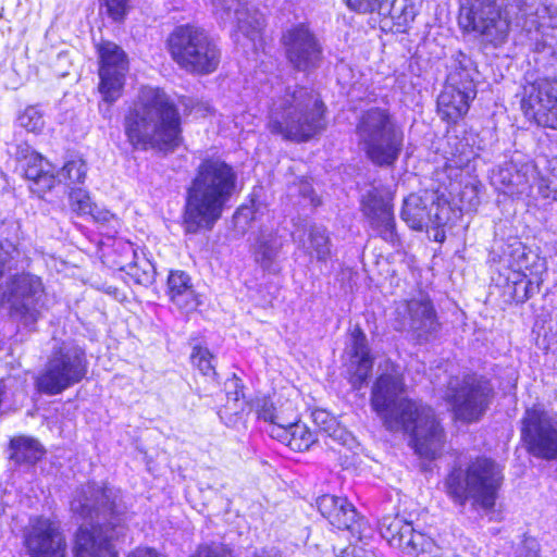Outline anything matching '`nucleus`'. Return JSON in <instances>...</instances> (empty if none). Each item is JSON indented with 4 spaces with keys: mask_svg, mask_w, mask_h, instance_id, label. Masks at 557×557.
I'll list each match as a JSON object with an SVG mask.
<instances>
[{
    "mask_svg": "<svg viewBox=\"0 0 557 557\" xmlns=\"http://www.w3.org/2000/svg\"><path fill=\"white\" fill-rule=\"evenodd\" d=\"M404 392L400 367L386 361L372 387L371 406L386 430L409 433L416 451L434 459L444 445L443 429L432 408L403 397Z\"/></svg>",
    "mask_w": 557,
    "mask_h": 557,
    "instance_id": "obj_1",
    "label": "nucleus"
},
{
    "mask_svg": "<svg viewBox=\"0 0 557 557\" xmlns=\"http://www.w3.org/2000/svg\"><path fill=\"white\" fill-rule=\"evenodd\" d=\"M236 169L221 157H207L195 170L185 191L183 227L188 234L212 230L235 195Z\"/></svg>",
    "mask_w": 557,
    "mask_h": 557,
    "instance_id": "obj_2",
    "label": "nucleus"
},
{
    "mask_svg": "<svg viewBox=\"0 0 557 557\" xmlns=\"http://www.w3.org/2000/svg\"><path fill=\"white\" fill-rule=\"evenodd\" d=\"M124 132L134 149L173 151L182 141L181 116L171 97L160 88H141L124 117Z\"/></svg>",
    "mask_w": 557,
    "mask_h": 557,
    "instance_id": "obj_3",
    "label": "nucleus"
},
{
    "mask_svg": "<svg viewBox=\"0 0 557 557\" xmlns=\"http://www.w3.org/2000/svg\"><path fill=\"white\" fill-rule=\"evenodd\" d=\"M499 0H465L460 7L459 25L467 32L481 36L484 44L495 48L503 46L509 35L511 21L527 33L537 29L540 18L547 8L540 0H511L502 11Z\"/></svg>",
    "mask_w": 557,
    "mask_h": 557,
    "instance_id": "obj_4",
    "label": "nucleus"
},
{
    "mask_svg": "<svg viewBox=\"0 0 557 557\" xmlns=\"http://www.w3.org/2000/svg\"><path fill=\"white\" fill-rule=\"evenodd\" d=\"M116 495L112 488L88 483L77 488L71 502V510L83 523L75 539V557H117L113 541L120 531L111 524L94 523V519H107L114 511Z\"/></svg>",
    "mask_w": 557,
    "mask_h": 557,
    "instance_id": "obj_5",
    "label": "nucleus"
},
{
    "mask_svg": "<svg viewBox=\"0 0 557 557\" xmlns=\"http://www.w3.org/2000/svg\"><path fill=\"white\" fill-rule=\"evenodd\" d=\"M324 103L312 90L287 88L284 96L273 99L268 126L284 139L308 141L324 129Z\"/></svg>",
    "mask_w": 557,
    "mask_h": 557,
    "instance_id": "obj_6",
    "label": "nucleus"
},
{
    "mask_svg": "<svg viewBox=\"0 0 557 557\" xmlns=\"http://www.w3.org/2000/svg\"><path fill=\"white\" fill-rule=\"evenodd\" d=\"M504 482V468L495 460L479 457L465 469L454 468L445 479L449 498L461 507L470 503L476 511L494 508Z\"/></svg>",
    "mask_w": 557,
    "mask_h": 557,
    "instance_id": "obj_7",
    "label": "nucleus"
},
{
    "mask_svg": "<svg viewBox=\"0 0 557 557\" xmlns=\"http://www.w3.org/2000/svg\"><path fill=\"white\" fill-rule=\"evenodd\" d=\"M356 135L367 158L379 166L394 165L404 147V131L387 109L375 107L364 111Z\"/></svg>",
    "mask_w": 557,
    "mask_h": 557,
    "instance_id": "obj_8",
    "label": "nucleus"
},
{
    "mask_svg": "<svg viewBox=\"0 0 557 557\" xmlns=\"http://www.w3.org/2000/svg\"><path fill=\"white\" fill-rule=\"evenodd\" d=\"M166 48L178 67L195 75H209L221 62V49L201 27L185 24L176 26L166 39Z\"/></svg>",
    "mask_w": 557,
    "mask_h": 557,
    "instance_id": "obj_9",
    "label": "nucleus"
},
{
    "mask_svg": "<svg viewBox=\"0 0 557 557\" xmlns=\"http://www.w3.org/2000/svg\"><path fill=\"white\" fill-rule=\"evenodd\" d=\"M87 370L88 361L82 347L74 342L54 341L35 384L44 394L58 395L79 383Z\"/></svg>",
    "mask_w": 557,
    "mask_h": 557,
    "instance_id": "obj_10",
    "label": "nucleus"
},
{
    "mask_svg": "<svg viewBox=\"0 0 557 557\" xmlns=\"http://www.w3.org/2000/svg\"><path fill=\"white\" fill-rule=\"evenodd\" d=\"M444 398L451 405L455 417L465 422L478 421L494 398L490 380L478 374L450 377Z\"/></svg>",
    "mask_w": 557,
    "mask_h": 557,
    "instance_id": "obj_11",
    "label": "nucleus"
},
{
    "mask_svg": "<svg viewBox=\"0 0 557 557\" xmlns=\"http://www.w3.org/2000/svg\"><path fill=\"white\" fill-rule=\"evenodd\" d=\"M521 424L528 453L546 461L557 460V412L535 405L525 410Z\"/></svg>",
    "mask_w": 557,
    "mask_h": 557,
    "instance_id": "obj_12",
    "label": "nucleus"
},
{
    "mask_svg": "<svg viewBox=\"0 0 557 557\" xmlns=\"http://www.w3.org/2000/svg\"><path fill=\"white\" fill-rule=\"evenodd\" d=\"M281 44L293 69L311 73L320 66L323 48L307 23L299 22L286 27L282 33Z\"/></svg>",
    "mask_w": 557,
    "mask_h": 557,
    "instance_id": "obj_13",
    "label": "nucleus"
},
{
    "mask_svg": "<svg viewBox=\"0 0 557 557\" xmlns=\"http://www.w3.org/2000/svg\"><path fill=\"white\" fill-rule=\"evenodd\" d=\"M380 533L388 544L411 557H438L442 548L412 523L399 516H386L380 521Z\"/></svg>",
    "mask_w": 557,
    "mask_h": 557,
    "instance_id": "obj_14",
    "label": "nucleus"
},
{
    "mask_svg": "<svg viewBox=\"0 0 557 557\" xmlns=\"http://www.w3.org/2000/svg\"><path fill=\"white\" fill-rule=\"evenodd\" d=\"M447 200L440 190L425 189L404 199L400 218L412 230L440 227L447 220Z\"/></svg>",
    "mask_w": 557,
    "mask_h": 557,
    "instance_id": "obj_15",
    "label": "nucleus"
},
{
    "mask_svg": "<svg viewBox=\"0 0 557 557\" xmlns=\"http://www.w3.org/2000/svg\"><path fill=\"white\" fill-rule=\"evenodd\" d=\"M3 296L11 309L26 321L36 322L46 306V290L40 276L29 272L16 273L7 283Z\"/></svg>",
    "mask_w": 557,
    "mask_h": 557,
    "instance_id": "obj_16",
    "label": "nucleus"
},
{
    "mask_svg": "<svg viewBox=\"0 0 557 557\" xmlns=\"http://www.w3.org/2000/svg\"><path fill=\"white\" fill-rule=\"evenodd\" d=\"M521 108L539 126L557 131V79L542 78L525 85Z\"/></svg>",
    "mask_w": 557,
    "mask_h": 557,
    "instance_id": "obj_17",
    "label": "nucleus"
},
{
    "mask_svg": "<svg viewBox=\"0 0 557 557\" xmlns=\"http://www.w3.org/2000/svg\"><path fill=\"white\" fill-rule=\"evenodd\" d=\"M99 67V91L103 100L112 103L121 95L128 72V60L124 50L116 44L103 41L98 48Z\"/></svg>",
    "mask_w": 557,
    "mask_h": 557,
    "instance_id": "obj_18",
    "label": "nucleus"
},
{
    "mask_svg": "<svg viewBox=\"0 0 557 557\" xmlns=\"http://www.w3.org/2000/svg\"><path fill=\"white\" fill-rule=\"evenodd\" d=\"M24 543L30 557H65V539L59 523L50 518H30Z\"/></svg>",
    "mask_w": 557,
    "mask_h": 557,
    "instance_id": "obj_19",
    "label": "nucleus"
},
{
    "mask_svg": "<svg viewBox=\"0 0 557 557\" xmlns=\"http://www.w3.org/2000/svg\"><path fill=\"white\" fill-rule=\"evenodd\" d=\"M405 324L419 344L435 341L441 331L437 313L431 299L420 295L405 302Z\"/></svg>",
    "mask_w": 557,
    "mask_h": 557,
    "instance_id": "obj_20",
    "label": "nucleus"
},
{
    "mask_svg": "<svg viewBox=\"0 0 557 557\" xmlns=\"http://www.w3.org/2000/svg\"><path fill=\"white\" fill-rule=\"evenodd\" d=\"M214 14L223 22H236L237 34L249 39L253 44L261 38L265 26V20L261 12L249 8L239 0H211Z\"/></svg>",
    "mask_w": 557,
    "mask_h": 557,
    "instance_id": "obj_21",
    "label": "nucleus"
},
{
    "mask_svg": "<svg viewBox=\"0 0 557 557\" xmlns=\"http://www.w3.org/2000/svg\"><path fill=\"white\" fill-rule=\"evenodd\" d=\"M317 506L333 527L349 531L358 542H362L366 521L358 518L355 507L347 498L326 494L317 499Z\"/></svg>",
    "mask_w": 557,
    "mask_h": 557,
    "instance_id": "obj_22",
    "label": "nucleus"
},
{
    "mask_svg": "<svg viewBox=\"0 0 557 557\" xmlns=\"http://www.w3.org/2000/svg\"><path fill=\"white\" fill-rule=\"evenodd\" d=\"M362 210L371 226L385 242L393 245L398 242L392 198L388 194H382L376 188L369 190L363 197Z\"/></svg>",
    "mask_w": 557,
    "mask_h": 557,
    "instance_id": "obj_23",
    "label": "nucleus"
},
{
    "mask_svg": "<svg viewBox=\"0 0 557 557\" xmlns=\"http://www.w3.org/2000/svg\"><path fill=\"white\" fill-rule=\"evenodd\" d=\"M284 246V238L277 232L262 228L251 246L255 262L262 271L276 274L280 272V255Z\"/></svg>",
    "mask_w": 557,
    "mask_h": 557,
    "instance_id": "obj_24",
    "label": "nucleus"
},
{
    "mask_svg": "<svg viewBox=\"0 0 557 557\" xmlns=\"http://www.w3.org/2000/svg\"><path fill=\"white\" fill-rule=\"evenodd\" d=\"M476 96V89L461 88L445 84L437 97V110L443 120L456 122L469 110L470 101Z\"/></svg>",
    "mask_w": 557,
    "mask_h": 557,
    "instance_id": "obj_25",
    "label": "nucleus"
},
{
    "mask_svg": "<svg viewBox=\"0 0 557 557\" xmlns=\"http://www.w3.org/2000/svg\"><path fill=\"white\" fill-rule=\"evenodd\" d=\"M168 295L171 302L181 311L189 313L201 304L190 276L181 270L171 271L168 277Z\"/></svg>",
    "mask_w": 557,
    "mask_h": 557,
    "instance_id": "obj_26",
    "label": "nucleus"
},
{
    "mask_svg": "<svg viewBox=\"0 0 557 557\" xmlns=\"http://www.w3.org/2000/svg\"><path fill=\"white\" fill-rule=\"evenodd\" d=\"M351 337V367H354L355 370L351 373L350 382L354 388H360L367 382L371 373L373 360L370 356L364 333L360 329H357L354 331Z\"/></svg>",
    "mask_w": 557,
    "mask_h": 557,
    "instance_id": "obj_27",
    "label": "nucleus"
},
{
    "mask_svg": "<svg viewBox=\"0 0 557 557\" xmlns=\"http://www.w3.org/2000/svg\"><path fill=\"white\" fill-rule=\"evenodd\" d=\"M265 431L272 438L280 441L295 451L307 450L317 442V435L298 420L288 429L273 426Z\"/></svg>",
    "mask_w": 557,
    "mask_h": 557,
    "instance_id": "obj_28",
    "label": "nucleus"
},
{
    "mask_svg": "<svg viewBox=\"0 0 557 557\" xmlns=\"http://www.w3.org/2000/svg\"><path fill=\"white\" fill-rule=\"evenodd\" d=\"M446 83L461 88L476 89L474 75L476 67L466 53L458 51L449 60Z\"/></svg>",
    "mask_w": 557,
    "mask_h": 557,
    "instance_id": "obj_29",
    "label": "nucleus"
},
{
    "mask_svg": "<svg viewBox=\"0 0 557 557\" xmlns=\"http://www.w3.org/2000/svg\"><path fill=\"white\" fill-rule=\"evenodd\" d=\"M375 12L389 17L398 29L406 28L417 14L416 7L410 0H383Z\"/></svg>",
    "mask_w": 557,
    "mask_h": 557,
    "instance_id": "obj_30",
    "label": "nucleus"
},
{
    "mask_svg": "<svg viewBox=\"0 0 557 557\" xmlns=\"http://www.w3.org/2000/svg\"><path fill=\"white\" fill-rule=\"evenodd\" d=\"M304 246L307 252L314 256L319 262H326L331 259V240L326 228L322 225H310L308 243Z\"/></svg>",
    "mask_w": 557,
    "mask_h": 557,
    "instance_id": "obj_31",
    "label": "nucleus"
},
{
    "mask_svg": "<svg viewBox=\"0 0 557 557\" xmlns=\"http://www.w3.org/2000/svg\"><path fill=\"white\" fill-rule=\"evenodd\" d=\"M11 450V458L17 463H35L44 455V449L40 443L28 436H17L12 438Z\"/></svg>",
    "mask_w": 557,
    "mask_h": 557,
    "instance_id": "obj_32",
    "label": "nucleus"
},
{
    "mask_svg": "<svg viewBox=\"0 0 557 557\" xmlns=\"http://www.w3.org/2000/svg\"><path fill=\"white\" fill-rule=\"evenodd\" d=\"M312 420L321 432L325 433L335 442L347 445L351 440V434L326 410L315 409L312 412Z\"/></svg>",
    "mask_w": 557,
    "mask_h": 557,
    "instance_id": "obj_33",
    "label": "nucleus"
},
{
    "mask_svg": "<svg viewBox=\"0 0 557 557\" xmlns=\"http://www.w3.org/2000/svg\"><path fill=\"white\" fill-rule=\"evenodd\" d=\"M128 249L133 253L134 261L123 267V270L139 285H149L154 281L156 270L153 264L144 257H138L132 246Z\"/></svg>",
    "mask_w": 557,
    "mask_h": 557,
    "instance_id": "obj_34",
    "label": "nucleus"
},
{
    "mask_svg": "<svg viewBox=\"0 0 557 557\" xmlns=\"http://www.w3.org/2000/svg\"><path fill=\"white\" fill-rule=\"evenodd\" d=\"M190 557H233L232 552L223 544L212 543L200 545L197 552ZM253 557H281L276 550L262 549Z\"/></svg>",
    "mask_w": 557,
    "mask_h": 557,
    "instance_id": "obj_35",
    "label": "nucleus"
},
{
    "mask_svg": "<svg viewBox=\"0 0 557 557\" xmlns=\"http://www.w3.org/2000/svg\"><path fill=\"white\" fill-rule=\"evenodd\" d=\"M34 164H28L25 170L27 180L34 181L42 188H52L55 183V176L44 169V160L40 156L33 158Z\"/></svg>",
    "mask_w": 557,
    "mask_h": 557,
    "instance_id": "obj_36",
    "label": "nucleus"
},
{
    "mask_svg": "<svg viewBox=\"0 0 557 557\" xmlns=\"http://www.w3.org/2000/svg\"><path fill=\"white\" fill-rule=\"evenodd\" d=\"M17 123L27 132L40 133L45 127L44 112L38 106H29L20 113Z\"/></svg>",
    "mask_w": 557,
    "mask_h": 557,
    "instance_id": "obj_37",
    "label": "nucleus"
},
{
    "mask_svg": "<svg viewBox=\"0 0 557 557\" xmlns=\"http://www.w3.org/2000/svg\"><path fill=\"white\" fill-rule=\"evenodd\" d=\"M87 166L82 159L67 161L58 173V181L65 184L83 183L86 177Z\"/></svg>",
    "mask_w": 557,
    "mask_h": 557,
    "instance_id": "obj_38",
    "label": "nucleus"
},
{
    "mask_svg": "<svg viewBox=\"0 0 557 557\" xmlns=\"http://www.w3.org/2000/svg\"><path fill=\"white\" fill-rule=\"evenodd\" d=\"M214 357L208 348L195 347L191 354V362L205 376L215 377L216 372L213 364Z\"/></svg>",
    "mask_w": 557,
    "mask_h": 557,
    "instance_id": "obj_39",
    "label": "nucleus"
},
{
    "mask_svg": "<svg viewBox=\"0 0 557 557\" xmlns=\"http://www.w3.org/2000/svg\"><path fill=\"white\" fill-rule=\"evenodd\" d=\"M70 203L73 211L79 215H87L91 212L95 203L91 202L87 190L83 188H73L70 193Z\"/></svg>",
    "mask_w": 557,
    "mask_h": 557,
    "instance_id": "obj_40",
    "label": "nucleus"
},
{
    "mask_svg": "<svg viewBox=\"0 0 557 557\" xmlns=\"http://www.w3.org/2000/svg\"><path fill=\"white\" fill-rule=\"evenodd\" d=\"M298 420V413L292 403H286L276 410L273 417L272 424H269L267 430L273 426H280L282 429H288Z\"/></svg>",
    "mask_w": 557,
    "mask_h": 557,
    "instance_id": "obj_41",
    "label": "nucleus"
},
{
    "mask_svg": "<svg viewBox=\"0 0 557 557\" xmlns=\"http://www.w3.org/2000/svg\"><path fill=\"white\" fill-rule=\"evenodd\" d=\"M243 384L242 381L237 376H233L231 380L226 382V395H227V403H233V406L230 408L237 412L238 410L243 409L244 405V392H243Z\"/></svg>",
    "mask_w": 557,
    "mask_h": 557,
    "instance_id": "obj_42",
    "label": "nucleus"
},
{
    "mask_svg": "<svg viewBox=\"0 0 557 557\" xmlns=\"http://www.w3.org/2000/svg\"><path fill=\"white\" fill-rule=\"evenodd\" d=\"M0 250L2 251L0 253V280L2 278L4 272L7 270L12 269V262L15 261L16 263L20 261V250L11 245L8 244L7 246L3 244H0Z\"/></svg>",
    "mask_w": 557,
    "mask_h": 557,
    "instance_id": "obj_43",
    "label": "nucleus"
},
{
    "mask_svg": "<svg viewBox=\"0 0 557 557\" xmlns=\"http://www.w3.org/2000/svg\"><path fill=\"white\" fill-rule=\"evenodd\" d=\"M109 16L115 21L124 20L128 10V0H103Z\"/></svg>",
    "mask_w": 557,
    "mask_h": 557,
    "instance_id": "obj_44",
    "label": "nucleus"
},
{
    "mask_svg": "<svg viewBox=\"0 0 557 557\" xmlns=\"http://www.w3.org/2000/svg\"><path fill=\"white\" fill-rule=\"evenodd\" d=\"M383 0H344L348 9L357 13H373Z\"/></svg>",
    "mask_w": 557,
    "mask_h": 557,
    "instance_id": "obj_45",
    "label": "nucleus"
},
{
    "mask_svg": "<svg viewBox=\"0 0 557 557\" xmlns=\"http://www.w3.org/2000/svg\"><path fill=\"white\" fill-rule=\"evenodd\" d=\"M277 408L274 407L273 403L268 398H262L258 404L257 414L258 418L264 422L272 424L273 417L276 413Z\"/></svg>",
    "mask_w": 557,
    "mask_h": 557,
    "instance_id": "obj_46",
    "label": "nucleus"
},
{
    "mask_svg": "<svg viewBox=\"0 0 557 557\" xmlns=\"http://www.w3.org/2000/svg\"><path fill=\"white\" fill-rule=\"evenodd\" d=\"M337 557H376L373 550L358 544H350L341 550Z\"/></svg>",
    "mask_w": 557,
    "mask_h": 557,
    "instance_id": "obj_47",
    "label": "nucleus"
},
{
    "mask_svg": "<svg viewBox=\"0 0 557 557\" xmlns=\"http://www.w3.org/2000/svg\"><path fill=\"white\" fill-rule=\"evenodd\" d=\"M460 201L468 206L469 209H473L480 203L478 196V189L474 185H466L463 190L460 193Z\"/></svg>",
    "mask_w": 557,
    "mask_h": 557,
    "instance_id": "obj_48",
    "label": "nucleus"
},
{
    "mask_svg": "<svg viewBox=\"0 0 557 557\" xmlns=\"http://www.w3.org/2000/svg\"><path fill=\"white\" fill-rule=\"evenodd\" d=\"M517 557H539V543L534 539L524 540Z\"/></svg>",
    "mask_w": 557,
    "mask_h": 557,
    "instance_id": "obj_49",
    "label": "nucleus"
},
{
    "mask_svg": "<svg viewBox=\"0 0 557 557\" xmlns=\"http://www.w3.org/2000/svg\"><path fill=\"white\" fill-rule=\"evenodd\" d=\"M87 215H90L92 220L98 223H108L114 219V215L110 211L99 208L96 205H94L91 212H88Z\"/></svg>",
    "mask_w": 557,
    "mask_h": 557,
    "instance_id": "obj_50",
    "label": "nucleus"
},
{
    "mask_svg": "<svg viewBox=\"0 0 557 557\" xmlns=\"http://www.w3.org/2000/svg\"><path fill=\"white\" fill-rule=\"evenodd\" d=\"M542 189V186L540 187ZM544 197L557 200V171L554 168L547 181L546 190H541Z\"/></svg>",
    "mask_w": 557,
    "mask_h": 557,
    "instance_id": "obj_51",
    "label": "nucleus"
},
{
    "mask_svg": "<svg viewBox=\"0 0 557 557\" xmlns=\"http://www.w3.org/2000/svg\"><path fill=\"white\" fill-rule=\"evenodd\" d=\"M127 557H166V556L158 553L153 548L138 547L135 550H133Z\"/></svg>",
    "mask_w": 557,
    "mask_h": 557,
    "instance_id": "obj_52",
    "label": "nucleus"
},
{
    "mask_svg": "<svg viewBox=\"0 0 557 557\" xmlns=\"http://www.w3.org/2000/svg\"><path fill=\"white\" fill-rule=\"evenodd\" d=\"M300 193L302 194V196L309 200V202L313 206V207H317L319 206L321 202L320 200L318 199V197L314 195V191L311 187V185L309 183H305L301 185L300 187Z\"/></svg>",
    "mask_w": 557,
    "mask_h": 557,
    "instance_id": "obj_53",
    "label": "nucleus"
},
{
    "mask_svg": "<svg viewBox=\"0 0 557 557\" xmlns=\"http://www.w3.org/2000/svg\"><path fill=\"white\" fill-rule=\"evenodd\" d=\"M513 253L517 255L519 259L515 263H512L511 267L515 268L517 271H520L523 267H525L524 248L521 245H519V247L515 248Z\"/></svg>",
    "mask_w": 557,
    "mask_h": 557,
    "instance_id": "obj_54",
    "label": "nucleus"
},
{
    "mask_svg": "<svg viewBox=\"0 0 557 557\" xmlns=\"http://www.w3.org/2000/svg\"><path fill=\"white\" fill-rule=\"evenodd\" d=\"M498 175L500 177V182L508 187V193H510V194L516 193V190L511 187V184H512L511 180L508 178V176H510L509 171L500 170Z\"/></svg>",
    "mask_w": 557,
    "mask_h": 557,
    "instance_id": "obj_55",
    "label": "nucleus"
},
{
    "mask_svg": "<svg viewBox=\"0 0 557 557\" xmlns=\"http://www.w3.org/2000/svg\"><path fill=\"white\" fill-rule=\"evenodd\" d=\"M445 172L447 173L448 177L454 176L455 180L460 175L461 170L460 166H453L451 164H447L445 168Z\"/></svg>",
    "mask_w": 557,
    "mask_h": 557,
    "instance_id": "obj_56",
    "label": "nucleus"
},
{
    "mask_svg": "<svg viewBox=\"0 0 557 557\" xmlns=\"http://www.w3.org/2000/svg\"><path fill=\"white\" fill-rule=\"evenodd\" d=\"M540 290V282L533 283L529 282L525 287L527 297L532 296L533 294L537 293Z\"/></svg>",
    "mask_w": 557,
    "mask_h": 557,
    "instance_id": "obj_57",
    "label": "nucleus"
},
{
    "mask_svg": "<svg viewBox=\"0 0 557 557\" xmlns=\"http://www.w3.org/2000/svg\"><path fill=\"white\" fill-rule=\"evenodd\" d=\"M446 189L449 191V194H453L456 190L455 183L450 182Z\"/></svg>",
    "mask_w": 557,
    "mask_h": 557,
    "instance_id": "obj_58",
    "label": "nucleus"
},
{
    "mask_svg": "<svg viewBox=\"0 0 557 557\" xmlns=\"http://www.w3.org/2000/svg\"><path fill=\"white\" fill-rule=\"evenodd\" d=\"M189 102H191V100H190V99H187V101H183V104H184L185 107H188Z\"/></svg>",
    "mask_w": 557,
    "mask_h": 557,
    "instance_id": "obj_59",
    "label": "nucleus"
}]
</instances>
